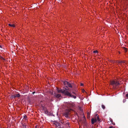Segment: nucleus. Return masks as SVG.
Masks as SVG:
<instances>
[{
  "label": "nucleus",
  "instance_id": "9d476101",
  "mask_svg": "<svg viewBox=\"0 0 128 128\" xmlns=\"http://www.w3.org/2000/svg\"><path fill=\"white\" fill-rule=\"evenodd\" d=\"M70 111L69 110V111H68V112H66L64 114L65 115V116L66 117H67L68 116V112H69Z\"/></svg>",
  "mask_w": 128,
  "mask_h": 128
},
{
  "label": "nucleus",
  "instance_id": "2eb2a0df",
  "mask_svg": "<svg viewBox=\"0 0 128 128\" xmlns=\"http://www.w3.org/2000/svg\"><path fill=\"white\" fill-rule=\"evenodd\" d=\"M98 51H97V50H96L94 51H93V52H94V53H98Z\"/></svg>",
  "mask_w": 128,
  "mask_h": 128
},
{
  "label": "nucleus",
  "instance_id": "39448f33",
  "mask_svg": "<svg viewBox=\"0 0 128 128\" xmlns=\"http://www.w3.org/2000/svg\"><path fill=\"white\" fill-rule=\"evenodd\" d=\"M8 25L14 28L15 27V25L14 24H9Z\"/></svg>",
  "mask_w": 128,
  "mask_h": 128
},
{
  "label": "nucleus",
  "instance_id": "412c9836",
  "mask_svg": "<svg viewBox=\"0 0 128 128\" xmlns=\"http://www.w3.org/2000/svg\"><path fill=\"white\" fill-rule=\"evenodd\" d=\"M126 96L128 98V94H126Z\"/></svg>",
  "mask_w": 128,
  "mask_h": 128
},
{
  "label": "nucleus",
  "instance_id": "393cba45",
  "mask_svg": "<svg viewBox=\"0 0 128 128\" xmlns=\"http://www.w3.org/2000/svg\"><path fill=\"white\" fill-rule=\"evenodd\" d=\"M58 128H62L61 126H60L58 127Z\"/></svg>",
  "mask_w": 128,
  "mask_h": 128
},
{
  "label": "nucleus",
  "instance_id": "4468645a",
  "mask_svg": "<svg viewBox=\"0 0 128 128\" xmlns=\"http://www.w3.org/2000/svg\"><path fill=\"white\" fill-rule=\"evenodd\" d=\"M124 48L125 52H126L127 51V49L125 48Z\"/></svg>",
  "mask_w": 128,
  "mask_h": 128
},
{
  "label": "nucleus",
  "instance_id": "0eeeda50",
  "mask_svg": "<svg viewBox=\"0 0 128 128\" xmlns=\"http://www.w3.org/2000/svg\"><path fill=\"white\" fill-rule=\"evenodd\" d=\"M68 82H67V81H64V85H65V86H67V84H68Z\"/></svg>",
  "mask_w": 128,
  "mask_h": 128
},
{
  "label": "nucleus",
  "instance_id": "7ed1b4c3",
  "mask_svg": "<svg viewBox=\"0 0 128 128\" xmlns=\"http://www.w3.org/2000/svg\"><path fill=\"white\" fill-rule=\"evenodd\" d=\"M61 123L63 124L64 128H70L69 123L68 121L65 122L64 121L63 122H62Z\"/></svg>",
  "mask_w": 128,
  "mask_h": 128
},
{
  "label": "nucleus",
  "instance_id": "bb28decb",
  "mask_svg": "<svg viewBox=\"0 0 128 128\" xmlns=\"http://www.w3.org/2000/svg\"><path fill=\"white\" fill-rule=\"evenodd\" d=\"M35 92H33L32 93L34 94Z\"/></svg>",
  "mask_w": 128,
  "mask_h": 128
},
{
  "label": "nucleus",
  "instance_id": "dca6fc26",
  "mask_svg": "<svg viewBox=\"0 0 128 128\" xmlns=\"http://www.w3.org/2000/svg\"><path fill=\"white\" fill-rule=\"evenodd\" d=\"M0 58L1 60H4V59L3 57H2V56H0Z\"/></svg>",
  "mask_w": 128,
  "mask_h": 128
},
{
  "label": "nucleus",
  "instance_id": "aec40b11",
  "mask_svg": "<svg viewBox=\"0 0 128 128\" xmlns=\"http://www.w3.org/2000/svg\"><path fill=\"white\" fill-rule=\"evenodd\" d=\"M109 128H115V127H113L112 126H110L109 127Z\"/></svg>",
  "mask_w": 128,
  "mask_h": 128
},
{
  "label": "nucleus",
  "instance_id": "9b49d317",
  "mask_svg": "<svg viewBox=\"0 0 128 128\" xmlns=\"http://www.w3.org/2000/svg\"><path fill=\"white\" fill-rule=\"evenodd\" d=\"M16 97H17L19 98V97H20V95L19 94H16Z\"/></svg>",
  "mask_w": 128,
  "mask_h": 128
},
{
  "label": "nucleus",
  "instance_id": "a211bd4d",
  "mask_svg": "<svg viewBox=\"0 0 128 128\" xmlns=\"http://www.w3.org/2000/svg\"><path fill=\"white\" fill-rule=\"evenodd\" d=\"M24 117L25 118V119H26V115L24 116Z\"/></svg>",
  "mask_w": 128,
  "mask_h": 128
},
{
  "label": "nucleus",
  "instance_id": "5701e85b",
  "mask_svg": "<svg viewBox=\"0 0 128 128\" xmlns=\"http://www.w3.org/2000/svg\"><path fill=\"white\" fill-rule=\"evenodd\" d=\"M83 84H82V83H81L80 84V86H83Z\"/></svg>",
  "mask_w": 128,
  "mask_h": 128
},
{
  "label": "nucleus",
  "instance_id": "6e6552de",
  "mask_svg": "<svg viewBox=\"0 0 128 128\" xmlns=\"http://www.w3.org/2000/svg\"><path fill=\"white\" fill-rule=\"evenodd\" d=\"M61 96V95L60 94H57L56 96V97L57 98H59Z\"/></svg>",
  "mask_w": 128,
  "mask_h": 128
},
{
  "label": "nucleus",
  "instance_id": "ddd939ff",
  "mask_svg": "<svg viewBox=\"0 0 128 128\" xmlns=\"http://www.w3.org/2000/svg\"><path fill=\"white\" fill-rule=\"evenodd\" d=\"M70 96L71 97H73V98H76V96H75L72 95H71V96Z\"/></svg>",
  "mask_w": 128,
  "mask_h": 128
},
{
  "label": "nucleus",
  "instance_id": "a878e982",
  "mask_svg": "<svg viewBox=\"0 0 128 128\" xmlns=\"http://www.w3.org/2000/svg\"><path fill=\"white\" fill-rule=\"evenodd\" d=\"M72 105L70 104V106H71Z\"/></svg>",
  "mask_w": 128,
  "mask_h": 128
},
{
  "label": "nucleus",
  "instance_id": "1a4fd4ad",
  "mask_svg": "<svg viewBox=\"0 0 128 128\" xmlns=\"http://www.w3.org/2000/svg\"><path fill=\"white\" fill-rule=\"evenodd\" d=\"M54 124L56 125V126H59V124L58 123L56 122H54Z\"/></svg>",
  "mask_w": 128,
  "mask_h": 128
},
{
  "label": "nucleus",
  "instance_id": "6ab92c4d",
  "mask_svg": "<svg viewBox=\"0 0 128 128\" xmlns=\"http://www.w3.org/2000/svg\"><path fill=\"white\" fill-rule=\"evenodd\" d=\"M23 128H26V126L25 125L23 126Z\"/></svg>",
  "mask_w": 128,
  "mask_h": 128
},
{
  "label": "nucleus",
  "instance_id": "f8f14e48",
  "mask_svg": "<svg viewBox=\"0 0 128 128\" xmlns=\"http://www.w3.org/2000/svg\"><path fill=\"white\" fill-rule=\"evenodd\" d=\"M102 108L104 109L105 108V106L104 105H102Z\"/></svg>",
  "mask_w": 128,
  "mask_h": 128
},
{
  "label": "nucleus",
  "instance_id": "b1692460",
  "mask_svg": "<svg viewBox=\"0 0 128 128\" xmlns=\"http://www.w3.org/2000/svg\"><path fill=\"white\" fill-rule=\"evenodd\" d=\"M122 62L123 63H125L126 61H124L123 62Z\"/></svg>",
  "mask_w": 128,
  "mask_h": 128
},
{
  "label": "nucleus",
  "instance_id": "20e7f679",
  "mask_svg": "<svg viewBox=\"0 0 128 128\" xmlns=\"http://www.w3.org/2000/svg\"><path fill=\"white\" fill-rule=\"evenodd\" d=\"M96 119L92 118V124H94V123L96 122Z\"/></svg>",
  "mask_w": 128,
  "mask_h": 128
},
{
  "label": "nucleus",
  "instance_id": "4be33fe9",
  "mask_svg": "<svg viewBox=\"0 0 128 128\" xmlns=\"http://www.w3.org/2000/svg\"><path fill=\"white\" fill-rule=\"evenodd\" d=\"M99 117H98V116H97V119L98 120V121H99L100 120H99Z\"/></svg>",
  "mask_w": 128,
  "mask_h": 128
},
{
  "label": "nucleus",
  "instance_id": "f257e3e1",
  "mask_svg": "<svg viewBox=\"0 0 128 128\" xmlns=\"http://www.w3.org/2000/svg\"><path fill=\"white\" fill-rule=\"evenodd\" d=\"M110 84L113 88L115 89L118 87L120 84L118 81L115 79L111 80Z\"/></svg>",
  "mask_w": 128,
  "mask_h": 128
},
{
  "label": "nucleus",
  "instance_id": "f3484780",
  "mask_svg": "<svg viewBox=\"0 0 128 128\" xmlns=\"http://www.w3.org/2000/svg\"><path fill=\"white\" fill-rule=\"evenodd\" d=\"M16 94L14 95H12V97L13 98H15L16 97Z\"/></svg>",
  "mask_w": 128,
  "mask_h": 128
},
{
  "label": "nucleus",
  "instance_id": "f03ea898",
  "mask_svg": "<svg viewBox=\"0 0 128 128\" xmlns=\"http://www.w3.org/2000/svg\"><path fill=\"white\" fill-rule=\"evenodd\" d=\"M68 90L67 89L66 90H57L58 92H61L62 94H64L65 95H66L68 96H71V94L69 92L67 91Z\"/></svg>",
  "mask_w": 128,
  "mask_h": 128
},
{
  "label": "nucleus",
  "instance_id": "cd10ccee",
  "mask_svg": "<svg viewBox=\"0 0 128 128\" xmlns=\"http://www.w3.org/2000/svg\"><path fill=\"white\" fill-rule=\"evenodd\" d=\"M113 124L114 125H115V123H114V124Z\"/></svg>",
  "mask_w": 128,
  "mask_h": 128
},
{
  "label": "nucleus",
  "instance_id": "423d86ee",
  "mask_svg": "<svg viewBox=\"0 0 128 128\" xmlns=\"http://www.w3.org/2000/svg\"><path fill=\"white\" fill-rule=\"evenodd\" d=\"M66 86V87H72L71 84L68 82V84Z\"/></svg>",
  "mask_w": 128,
  "mask_h": 128
}]
</instances>
